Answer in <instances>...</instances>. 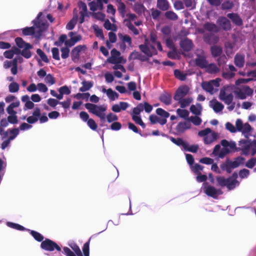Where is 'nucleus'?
I'll use <instances>...</instances> for the list:
<instances>
[{"mask_svg":"<svg viewBox=\"0 0 256 256\" xmlns=\"http://www.w3.org/2000/svg\"><path fill=\"white\" fill-rule=\"evenodd\" d=\"M85 108L92 113L100 118L102 122H104L106 118L108 122H115L118 120V116L112 112L108 114L106 116L104 112L106 108L102 106H98L91 103H86L84 104Z\"/></svg>","mask_w":256,"mask_h":256,"instance_id":"obj_1","label":"nucleus"},{"mask_svg":"<svg viewBox=\"0 0 256 256\" xmlns=\"http://www.w3.org/2000/svg\"><path fill=\"white\" fill-rule=\"evenodd\" d=\"M232 176L228 178H225L223 176H218L216 178V180L218 186L221 187L226 186L228 190H234L237 186L239 184V182L236 180L237 174L234 173Z\"/></svg>","mask_w":256,"mask_h":256,"instance_id":"obj_2","label":"nucleus"},{"mask_svg":"<svg viewBox=\"0 0 256 256\" xmlns=\"http://www.w3.org/2000/svg\"><path fill=\"white\" fill-rule=\"evenodd\" d=\"M229 142H230L226 140H222L220 144L223 148L220 150V144H216L214 148L212 154L214 156H218V158H224L226 154L231 152V150L228 148Z\"/></svg>","mask_w":256,"mask_h":256,"instance_id":"obj_3","label":"nucleus"},{"mask_svg":"<svg viewBox=\"0 0 256 256\" xmlns=\"http://www.w3.org/2000/svg\"><path fill=\"white\" fill-rule=\"evenodd\" d=\"M42 15V12H40L36 20L32 21L34 25L38 28V30L37 31L38 34L35 36L36 38H39L41 36L42 33L46 30L48 26L46 20H42L40 18Z\"/></svg>","mask_w":256,"mask_h":256,"instance_id":"obj_4","label":"nucleus"},{"mask_svg":"<svg viewBox=\"0 0 256 256\" xmlns=\"http://www.w3.org/2000/svg\"><path fill=\"white\" fill-rule=\"evenodd\" d=\"M40 248L45 250L49 252H52L54 250H56L58 252L61 250L60 247L56 242L48 238H46L42 242Z\"/></svg>","mask_w":256,"mask_h":256,"instance_id":"obj_5","label":"nucleus"},{"mask_svg":"<svg viewBox=\"0 0 256 256\" xmlns=\"http://www.w3.org/2000/svg\"><path fill=\"white\" fill-rule=\"evenodd\" d=\"M238 144L239 147L236 148V152L242 151V154L246 156L249 154L250 148L252 146V143L248 140H241Z\"/></svg>","mask_w":256,"mask_h":256,"instance_id":"obj_6","label":"nucleus"},{"mask_svg":"<svg viewBox=\"0 0 256 256\" xmlns=\"http://www.w3.org/2000/svg\"><path fill=\"white\" fill-rule=\"evenodd\" d=\"M204 192L208 196L216 199L218 196L222 194L220 189H216L214 186H208L204 188Z\"/></svg>","mask_w":256,"mask_h":256,"instance_id":"obj_7","label":"nucleus"},{"mask_svg":"<svg viewBox=\"0 0 256 256\" xmlns=\"http://www.w3.org/2000/svg\"><path fill=\"white\" fill-rule=\"evenodd\" d=\"M111 56L108 58V62L112 64H118L122 62V57L120 56V52L116 48H113L111 52Z\"/></svg>","mask_w":256,"mask_h":256,"instance_id":"obj_8","label":"nucleus"},{"mask_svg":"<svg viewBox=\"0 0 256 256\" xmlns=\"http://www.w3.org/2000/svg\"><path fill=\"white\" fill-rule=\"evenodd\" d=\"M189 88L187 86L180 87L176 90L174 98V100H179L185 96L189 92Z\"/></svg>","mask_w":256,"mask_h":256,"instance_id":"obj_9","label":"nucleus"},{"mask_svg":"<svg viewBox=\"0 0 256 256\" xmlns=\"http://www.w3.org/2000/svg\"><path fill=\"white\" fill-rule=\"evenodd\" d=\"M217 22L224 30L228 31L232 28L230 22L224 16L220 17Z\"/></svg>","mask_w":256,"mask_h":256,"instance_id":"obj_10","label":"nucleus"},{"mask_svg":"<svg viewBox=\"0 0 256 256\" xmlns=\"http://www.w3.org/2000/svg\"><path fill=\"white\" fill-rule=\"evenodd\" d=\"M204 40L208 44H216L219 40V37L212 33H206L204 35Z\"/></svg>","mask_w":256,"mask_h":256,"instance_id":"obj_11","label":"nucleus"},{"mask_svg":"<svg viewBox=\"0 0 256 256\" xmlns=\"http://www.w3.org/2000/svg\"><path fill=\"white\" fill-rule=\"evenodd\" d=\"M227 17L229 18L232 23L238 26H243V20L240 16L237 13H229L227 14Z\"/></svg>","mask_w":256,"mask_h":256,"instance_id":"obj_12","label":"nucleus"},{"mask_svg":"<svg viewBox=\"0 0 256 256\" xmlns=\"http://www.w3.org/2000/svg\"><path fill=\"white\" fill-rule=\"evenodd\" d=\"M219 98L221 100L224 101L226 104L230 105L232 104L234 96L232 94L226 95L225 90H221L219 94Z\"/></svg>","mask_w":256,"mask_h":256,"instance_id":"obj_13","label":"nucleus"},{"mask_svg":"<svg viewBox=\"0 0 256 256\" xmlns=\"http://www.w3.org/2000/svg\"><path fill=\"white\" fill-rule=\"evenodd\" d=\"M191 124L189 122H181L177 124L176 130L179 133H184L186 130L191 128Z\"/></svg>","mask_w":256,"mask_h":256,"instance_id":"obj_14","label":"nucleus"},{"mask_svg":"<svg viewBox=\"0 0 256 256\" xmlns=\"http://www.w3.org/2000/svg\"><path fill=\"white\" fill-rule=\"evenodd\" d=\"M180 44L182 48L185 52L190 51L193 47L192 40L188 38L181 40Z\"/></svg>","mask_w":256,"mask_h":256,"instance_id":"obj_15","label":"nucleus"},{"mask_svg":"<svg viewBox=\"0 0 256 256\" xmlns=\"http://www.w3.org/2000/svg\"><path fill=\"white\" fill-rule=\"evenodd\" d=\"M148 40L145 39L144 44L139 46L140 50L144 53L148 57H151L153 55V53L150 50V48L148 46Z\"/></svg>","mask_w":256,"mask_h":256,"instance_id":"obj_16","label":"nucleus"},{"mask_svg":"<svg viewBox=\"0 0 256 256\" xmlns=\"http://www.w3.org/2000/svg\"><path fill=\"white\" fill-rule=\"evenodd\" d=\"M149 120L150 123L152 124L158 123L160 125L163 126L166 124L167 122V120H166L165 118H160L158 116L155 114L150 115L149 116Z\"/></svg>","mask_w":256,"mask_h":256,"instance_id":"obj_17","label":"nucleus"},{"mask_svg":"<svg viewBox=\"0 0 256 256\" xmlns=\"http://www.w3.org/2000/svg\"><path fill=\"white\" fill-rule=\"evenodd\" d=\"M128 59H132L134 60H138L141 62H145L148 60V58L146 56L142 55V54L136 50L133 51L130 54Z\"/></svg>","mask_w":256,"mask_h":256,"instance_id":"obj_18","label":"nucleus"},{"mask_svg":"<svg viewBox=\"0 0 256 256\" xmlns=\"http://www.w3.org/2000/svg\"><path fill=\"white\" fill-rule=\"evenodd\" d=\"M159 100L166 105H170L172 104V95L168 92H164L160 95Z\"/></svg>","mask_w":256,"mask_h":256,"instance_id":"obj_19","label":"nucleus"},{"mask_svg":"<svg viewBox=\"0 0 256 256\" xmlns=\"http://www.w3.org/2000/svg\"><path fill=\"white\" fill-rule=\"evenodd\" d=\"M234 63L235 65L241 68L244 64V56L243 54H236L234 58Z\"/></svg>","mask_w":256,"mask_h":256,"instance_id":"obj_20","label":"nucleus"},{"mask_svg":"<svg viewBox=\"0 0 256 256\" xmlns=\"http://www.w3.org/2000/svg\"><path fill=\"white\" fill-rule=\"evenodd\" d=\"M195 64L198 66L204 68L206 66L208 62L204 56L198 55L195 59Z\"/></svg>","mask_w":256,"mask_h":256,"instance_id":"obj_21","label":"nucleus"},{"mask_svg":"<svg viewBox=\"0 0 256 256\" xmlns=\"http://www.w3.org/2000/svg\"><path fill=\"white\" fill-rule=\"evenodd\" d=\"M20 30L22 32V35L24 36H35L36 34H38L34 26L26 27Z\"/></svg>","mask_w":256,"mask_h":256,"instance_id":"obj_22","label":"nucleus"},{"mask_svg":"<svg viewBox=\"0 0 256 256\" xmlns=\"http://www.w3.org/2000/svg\"><path fill=\"white\" fill-rule=\"evenodd\" d=\"M203 28L206 30L210 32H217L219 30L218 26L216 24L209 22L204 24Z\"/></svg>","mask_w":256,"mask_h":256,"instance_id":"obj_23","label":"nucleus"},{"mask_svg":"<svg viewBox=\"0 0 256 256\" xmlns=\"http://www.w3.org/2000/svg\"><path fill=\"white\" fill-rule=\"evenodd\" d=\"M206 71L210 74H214L220 72V69L216 66L215 64H208L205 67Z\"/></svg>","mask_w":256,"mask_h":256,"instance_id":"obj_24","label":"nucleus"},{"mask_svg":"<svg viewBox=\"0 0 256 256\" xmlns=\"http://www.w3.org/2000/svg\"><path fill=\"white\" fill-rule=\"evenodd\" d=\"M156 6L162 11H166L169 9L170 4L167 0H157Z\"/></svg>","mask_w":256,"mask_h":256,"instance_id":"obj_25","label":"nucleus"},{"mask_svg":"<svg viewBox=\"0 0 256 256\" xmlns=\"http://www.w3.org/2000/svg\"><path fill=\"white\" fill-rule=\"evenodd\" d=\"M218 134L214 132L211 133L210 134H208L204 138V142L205 144H209L214 142L217 139Z\"/></svg>","mask_w":256,"mask_h":256,"instance_id":"obj_26","label":"nucleus"},{"mask_svg":"<svg viewBox=\"0 0 256 256\" xmlns=\"http://www.w3.org/2000/svg\"><path fill=\"white\" fill-rule=\"evenodd\" d=\"M33 48L31 44H26V46L23 48L24 49L20 52V54L22 56L26 58H29L32 56V54L30 50Z\"/></svg>","mask_w":256,"mask_h":256,"instance_id":"obj_27","label":"nucleus"},{"mask_svg":"<svg viewBox=\"0 0 256 256\" xmlns=\"http://www.w3.org/2000/svg\"><path fill=\"white\" fill-rule=\"evenodd\" d=\"M212 56L214 58H216L221 56L222 52V48L218 46H214L210 48Z\"/></svg>","mask_w":256,"mask_h":256,"instance_id":"obj_28","label":"nucleus"},{"mask_svg":"<svg viewBox=\"0 0 256 256\" xmlns=\"http://www.w3.org/2000/svg\"><path fill=\"white\" fill-rule=\"evenodd\" d=\"M190 111L196 116H200L202 114V106L200 104H197L196 106L192 104L190 108Z\"/></svg>","mask_w":256,"mask_h":256,"instance_id":"obj_29","label":"nucleus"},{"mask_svg":"<svg viewBox=\"0 0 256 256\" xmlns=\"http://www.w3.org/2000/svg\"><path fill=\"white\" fill-rule=\"evenodd\" d=\"M244 160V158L242 156H238L236 158L234 161H230L229 160L230 166L232 169L238 168L240 164H243Z\"/></svg>","mask_w":256,"mask_h":256,"instance_id":"obj_30","label":"nucleus"},{"mask_svg":"<svg viewBox=\"0 0 256 256\" xmlns=\"http://www.w3.org/2000/svg\"><path fill=\"white\" fill-rule=\"evenodd\" d=\"M82 86L80 87L79 90L81 92H84L90 90L94 86L92 81L84 80L82 82Z\"/></svg>","mask_w":256,"mask_h":256,"instance_id":"obj_31","label":"nucleus"},{"mask_svg":"<svg viewBox=\"0 0 256 256\" xmlns=\"http://www.w3.org/2000/svg\"><path fill=\"white\" fill-rule=\"evenodd\" d=\"M20 102L17 100L15 102H12L6 108V110L8 114H14L16 112V111L14 110V108H18L20 106Z\"/></svg>","mask_w":256,"mask_h":256,"instance_id":"obj_32","label":"nucleus"},{"mask_svg":"<svg viewBox=\"0 0 256 256\" xmlns=\"http://www.w3.org/2000/svg\"><path fill=\"white\" fill-rule=\"evenodd\" d=\"M170 140L174 144H176L178 146H182L184 148H186V142L184 141L181 138H176L174 137L170 136Z\"/></svg>","mask_w":256,"mask_h":256,"instance_id":"obj_33","label":"nucleus"},{"mask_svg":"<svg viewBox=\"0 0 256 256\" xmlns=\"http://www.w3.org/2000/svg\"><path fill=\"white\" fill-rule=\"evenodd\" d=\"M174 76L178 80L184 81L186 79L187 74L184 73L179 70H174Z\"/></svg>","mask_w":256,"mask_h":256,"instance_id":"obj_34","label":"nucleus"},{"mask_svg":"<svg viewBox=\"0 0 256 256\" xmlns=\"http://www.w3.org/2000/svg\"><path fill=\"white\" fill-rule=\"evenodd\" d=\"M193 99L192 98H182V99L179 100H176L178 102V103L180 105V107L182 108H184L188 106L192 102Z\"/></svg>","mask_w":256,"mask_h":256,"instance_id":"obj_35","label":"nucleus"},{"mask_svg":"<svg viewBox=\"0 0 256 256\" xmlns=\"http://www.w3.org/2000/svg\"><path fill=\"white\" fill-rule=\"evenodd\" d=\"M6 226L15 229L20 231H24L27 230L23 226L16 223L8 222H6Z\"/></svg>","mask_w":256,"mask_h":256,"instance_id":"obj_36","label":"nucleus"},{"mask_svg":"<svg viewBox=\"0 0 256 256\" xmlns=\"http://www.w3.org/2000/svg\"><path fill=\"white\" fill-rule=\"evenodd\" d=\"M176 113L178 116L185 120H188L189 112L186 110L178 108L176 110Z\"/></svg>","mask_w":256,"mask_h":256,"instance_id":"obj_37","label":"nucleus"},{"mask_svg":"<svg viewBox=\"0 0 256 256\" xmlns=\"http://www.w3.org/2000/svg\"><path fill=\"white\" fill-rule=\"evenodd\" d=\"M202 86L204 90L211 94H213L214 87H212V84L210 82H203L202 84Z\"/></svg>","mask_w":256,"mask_h":256,"instance_id":"obj_38","label":"nucleus"},{"mask_svg":"<svg viewBox=\"0 0 256 256\" xmlns=\"http://www.w3.org/2000/svg\"><path fill=\"white\" fill-rule=\"evenodd\" d=\"M156 112L158 116H161L160 118H165L166 120L170 116V114L162 108H158Z\"/></svg>","mask_w":256,"mask_h":256,"instance_id":"obj_39","label":"nucleus"},{"mask_svg":"<svg viewBox=\"0 0 256 256\" xmlns=\"http://www.w3.org/2000/svg\"><path fill=\"white\" fill-rule=\"evenodd\" d=\"M188 122H192L195 126H200L202 122V119L198 116H191L189 118H188Z\"/></svg>","mask_w":256,"mask_h":256,"instance_id":"obj_40","label":"nucleus"},{"mask_svg":"<svg viewBox=\"0 0 256 256\" xmlns=\"http://www.w3.org/2000/svg\"><path fill=\"white\" fill-rule=\"evenodd\" d=\"M14 40L17 46L20 48H24L26 46V44H30L24 42V40L20 37L16 38Z\"/></svg>","mask_w":256,"mask_h":256,"instance_id":"obj_41","label":"nucleus"},{"mask_svg":"<svg viewBox=\"0 0 256 256\" xmlns=\"http://www.w3.org/2000/svg\"><path fill=\"white\" fill-rule=\"evenodd\" d=\"M104 26L107 30H111L115 32L117 30L116 26L115 24H112L108 19L105 21L104 24Z\"/></svg>","mask_w":256,"mask_h":256,"instance_id":"obj_42","label":"nucleus"},{"mask_svg":"<svg viewBox=\"0 0 256 256\" xmlns=\"http://www.w3.org/2000/svg\"><path fill=\"white\" fill-rule=\"evenodd\" d=\"M118 36L124 42L128 43L129 46H131L132 44V38L128 35L125 34L122 35L121 34H118Z\"/></svg>","mask_w":256,"mask_h":256,"instance_id":"obj_43","label":"nucleus"},{"mask_svg":"<svg viewBox=\"0 0 256 256\" xmlns=\"http://www.w3.org/2000/svg\"><path fill=\"white\" fill-rule=\"evenodd\" d=\"M107 91V96L111 100H114L118 98V94L112 88L108 89Z\"/></svg>","mask_w":256,"mask_h":256,"instance_id":"obj_44","label":"nucleus"},{"mask_svg":"<svg viewBox=\"0 0 256 256\" xmlns=\"http://www.w3.org/2000/svg\"><path fill=\"white\" fill-rule=\"evenodd\" d=\"M220 167L222 170H226L228 174L232 172V168L230 166L229 160H227L224 163L221 164Z\"/></svg>","mask_w":256,"mask_h":256,"instance_id":"obj_45","label":"nucleus"},{"mask_svg":"<svg viewBox=\"0 0 256 256\" xmlns=\"http://www.w3.org/2000/svg\"><path fill=\"white\" fill-rule=\"evenodd\" d=\"M30 234L36 241L39 242H42V241H44L43 240L44 238L43 236L40 233L36 231L31 230L30 232Z\"/></svg>","mask_w":256,"mask_h":256,"instance_id":"obj_46","label":"nucleus"},{"mask_svg":"<svg viewBox=\"0 0 256 256\" xmlns=\"http://www.w3.org/2000/svg\"><path fill=\"white\" fill-rule=\"evenodd\" d=\"M251 130V126L248 122H246L244 124V127L241 132L246 137L248 138V136L250 134V132Z\"/></svg>","mask_w":256,"mask_h":256,"instance_id":"obj_47","label":"nucleus"},{"mask_svg":"<svg viewBox=\"0 0 256 256\" xmlns=\"http://www.w3.org/2000/svg\"><path fill=\"white\" fill-rule=\"evenodd\" d=\"M132 120L136 124L140 126L143 128H146V124L143 122L140 116L132 115Z\"/></svg>","mask_w":256,"mask_h":256,"instance_id":"obj_48","label":"nucleus"},{"mask_svg":"<svg viewBox=\"0 0 256 256\" xmlns=\"http://www.w3.org/2000/svg\"><path fill=\"white\" fill-rule=\"evenodd\" d=\"M164 16L168 20H176L178 19L177 14L173 11H167L165 12Z\"/></svg>","mask_w":256,"mask_h":256,"instance_id":"obj_49","label":"nucleus"},{"mask_svg":"<svg viewBox=\"0 0 256 256\" xmlns=\"http://www.w3.org/2000/svg\"><path fill=\"white\" fill-rule=\"evenodd\" d=\"M224 105L218 101H216L212 106V108L216 112H218L222 110Z\"/></svg>","mask_w":256,"mask_h":256,"instance_id":"obj_50","label":"nucleus"},{"mask_svg":"<svg viewBox=\"0 0 256 256\" xmlns=\"http://www.w3.org/2000/svg\"><path fill=\"white\" fill-rule=\"evenodd\" d=\"M37 54L40 56L41 60L46 63L49 62V60L45 53L40 48L36 50Z\"/></svg>","mask_w":256,"mask_h":256,"instance_id":"obj_51","label":"nucleus"},{"mask_svg":"<svg viewBox=\"0 0 256 256\" xmlns=\"http://www.w3.org/2000/svg\"><path fill=\"white\" fill-rule=\"evenodd\" d=\"M19 84L16 82L10 83L8 86L9 91L10 92H16L19 90Z\"/></svg>","mask_w":256,"mask_h":256,"instance_id":"obj_52","label":"nucleus"},{"mask_svg":"<svg viewBox=\"0 0 256 256\" xmlns=\"http://www.w3.org/2000/svg\"><path fill=\"white\" fill-rule=\"evenodd\" d=\"M10 116L8 117V120L9 123L12 124H16L18 122V117L16 116V112L14 114H9Z\"/></svg>","mask_w":256,"mask_h":256,"instance_id":"obj_53","label":"nucleus"},{"mask_svg":"<svg viewBox=\"0 0 256 256\" xmlns=\"http://www.w3.org/2000/svg\"><path fill=\"white\" fill-rule=\"evenodd\" d=\"M44 81L46 84L50 85L54 84L56 83L55 78L50 74H48L44 78Z\"/></svg>","mask_w":256,"mask_h":256,"instance_id":"obj_54","label":"nucleus"},{"mask_svg":"<svg viewBox=\"0 0 256 256\" xmlns=\"http://www.w3.org/2000/svg\"><path fill=\"white\" fill-rule=\"evenodd\" d=\"M126 25L128 28L134 33V35L136 36L139 34L138 30L132 24L130 20L128 21V22L126 23Z\"/></svg>","mask_w":256,"mask_h":256,"instance_id":"obj_55","label":"nucleus"},{"mask_svg":"<svg viewBox=\"0 0 256 256\" xmlns=\"http://www.w3.org/2000/svg\"><path fill=\"white\" fill-rule=\"evenodd\" d=\"M198 146L196 144H193L189 146V144L186 142V148H184L185 150L196 153L198 152Z\"/></svg>","mask_w":256,"mask_h":256,"instance_id":"obj_56","label":"nucleus"},{"mask_svg":"<svg viewBox=\"0 0 256 256\" xmlns=\"http://www.w3.org/2000/svg\"><path fill=\"white\" fill-rule=\"evenodd\" d=\"M234 6V4L230 0H226L222 4V10H230L232 9Z\"/></svg>","mask_w":256,"mask_h":256,"instance_id":"obj_57","label":"nucleus"},{"mask_svg":"<svg viewBox=\"0 0 256 256\" xmlns=\"http://www.w3.org/2000/svg\"><path fill=\"white\" fill-rule=\"evenodd\" d=\"M8 131L10 134V136H9V138L11 140H14L19 134L18 128H14L12 129H8Z\"/></svg>","mask_w":256,"mask_h":256,"instance_id":"obj_58","label":"nucleus"},{"mask_svg":"<svg viewBox=\"0 0 256 256\" xmlns=\"http://www.w3.org/2000/svg\"><path fill=\"white\" fill-rule=\"evenodd\" d=\"M143 111L142 104L140 103L134 108L132 110V115L138 116Z\"/></svg>","mask_w":256,"mask_h":256,"instance_id":"obj_59","label":"nucleus"},{"mask_svg":"<svg viewBox=\"0 0 256 256\" xmlns=\"http://www.w3.org/2000/svg\"><path fill=\"white\" fill-rule=\"evenodd\" d=\"M62 58L63 59H66L69 56L70 50L67 47H63L61 48Z\"/></svg>","mask_w":256,"mask_h":256,"instance_id":"obj_60","label":"nucleus"},{"mask_svg":"<svg viewBox=\"0 0 256 256\" xmlns=\"http://www.w3.org/2000/svg\"><path fill=\"white\" fill-rule=\"evenodd\" d=\"M90 240H88V242H86L83 246L82 251L84 252V256H89L90 255Z\"/></svg>","mask_w":256,"mask_h":256,"instance_id":"obj_61","label":"nucleus"},{"mask_svg":"<svg viewBox=\"0 0 256 256\" xmlns=\"http://www.w3.org/2000/svg\"><path fill=\"white\" fill-rule=\"evenodd\" d=\"M77 20L72 18L66 25V28L68 30H72L74 28L76 24Z\"/></svg>","mask_w":256,"mask_h":256,"instance_id":"obj_62","label":"nucleus"},{"mask_svg":"<svg viewBox=\"0 0 256 256\" xmlns=\"http://www.w3.org/2000/svg\"><path fill=\"white\" fill-rule=\"evenodd\" d=\"M87 124L88 125V126L92 130H95L97 129L98 128V125L97 124H96V122H95V121L92 119V118H90L88 121H87Z\"/></svg>","mask_w":256,"mask_h":256,"instance_id":"obj_63","label":"nucleus"},{"mask_svg":"<svg viewBox=\"0 0 256 256\" xmlns=\"http://www.w3.org/2000/svg\"><path fill=\"white\" fill-rule=\"evenodd\" d=\"M256 164V158L250 159L246 164V166L249 168H253Z\"/></svg>","mask_w":256,"mask_h":256,"instance_id":"obj_64","label":"nucleus"}]
</instances>
